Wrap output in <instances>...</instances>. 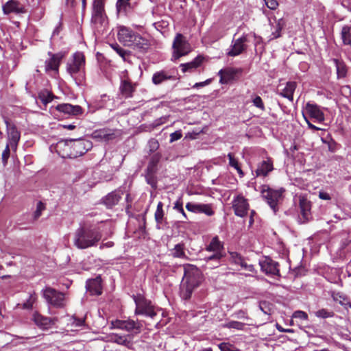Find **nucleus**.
<instances>
[{"label":"nucleus","instance_id":"obj_55","mask_svg":"<svg viewBox=\"0 0 351 351\" xmlns=\"http://www.w3.org/2000/svg\"><path fill=\"white\" fill-rule=\"evenodd\" d=\"M240 266L243 269H244L250 272L254 273L256 271L254 265L252 264H248L247 263L245 262V260H243V263L240 265Z\"/></svg>","mask_w":351,"mask_h":351},{"label":"nucleus","instance_id":"obj_46","mask_svg":"<svg viewBox=\"0 0 351 351\" xmlns=\"http://www.w3.org/2000/svg\"><path fill=\"white\" fill-rule=\"evenodd\" d=\"M10 145L6 144L5 148L2 153V162L3 165H6L10 154Z\"/></svg>","mask_w":351,"mask_h":351},{"label":"nucleus","instance_id":"obj_6","mask_svg":"<svg viewBox=\"0 0 351 351\" xmlns=\"http://www.w3.org/2000/svg\"><path fill=\"white\" fill-rule=\"evenodd\" d=\"M205 250L212 253V254L204 258L207 263L213 262L210 268L219 267L220 265L221 259L224 257L226 254L223 242L219 239L217 236H215L210 240Z\"/></svg>","mask_w":351,"mask_h":351},{"label":"nucleus","instance_id":"obj_15","mask_svg":"<svg viewBox=\"0 0 351 351\" xmlns=\"http://www.w3.org/2000/svg\"><path fill=\"white\" fill-rule=\"evenodd\" d=\"M111 328L121 329L127 332L136 330V333L140 332L141 325L132 319L119 320L116 319L111 322Z\"/></svg>","mask_w":351,"mask_h":351},{"label":"nucleus","instance_id":"obj_19","mask_svg":"<svg viewBox=\"0 0 351 351\" xmlns=\"http://www.w3.org/2000/svg\"><path fill=\"white\" fill-rule=\"evenodd\" d=\"M7 133V145H10L11 149L15 152L21 138V133L14 125L8 127Z\"/></svg>","mask_w":351,"mask_h":351},{"label":"nucleus","instance_id":"obj_49","mask_svg":"<svg viewBox=\"0 0 351 351\" xmlns=\"http://www.w3.org/2000/svg\"><path fill=\"white\" fill-rule=\"evenodd\" d=\"M45 209V204L41 202H38L36 205V210L34 212V219H37L38 217H40L43 210H44Z\"/></svg>","mask_w":351,"mask_h":351},{"label":"nucleus","instance_id":"obj_10","mask_svg":"<svg viewBox=\"0 0 351 351\" xmlns=\"http://www.w3.org/2000/svg\"><path fill=\"white\" fill-rule=\"evenodd\" d=\"M43 298L47 302L54 307L62 308L64 306V295L51 287H46L43 291Z\"/></svg>","mask_w":351,"mask_h":351},{"label":"nucleus","instance_id":"obj_50","mask_svg":"<svg viewBox=\"0 0 351 351\" xmlns=\"http://www.w3.org/2000/svg\"><path fill=\"white\" fill-rule=\"evenodd\" d=\"M292 317L295 318V319H302V320H307L308 315L304 311H296L293 313Z\"/></svg>","mask_w":351,"mask_h":351},{"label":"nucleus","instance_id":"obj_44","mask_svg":"<svg viewBox=\"0 0 351 351\" xmlns=\"http://www.w3.org/2000/svg\"><path fill=\"white\" fill-rule=\"evenodd\" d=\"M85 320L84 318H77L76 317L73 316L71 319V324L73 327L75 328H79L82 327L84 325Z\"/></svg>","mask_w":351,"mask_h":351},{"label":"nucleus","instance_id":"obj_32","mask_svg":"<svg viewBox=\"0 0 351 351\" xmlns=\"http://www.w3.org/2000/svg\"><path fill=\"white\" fill-rule=\"evenodd\" d=\"M119 89L122 95L125 98L131 97L134 90L132 83L126 80L121 81Z\"/></svg>","mask_w":351,"mask_h":351},{"label":"nucleus","instance_id":"obj_64","mask_svg":"<svg viewBox=\"0 0 351 351\" xmlns=\"http://www.w3.org/2000/svg\"><path fill=\"white\" fill-rule=\"evenodd\" d=\"M182 202L180 200H178L175 202L173 206V209L176 210L178 212L182 211Z\"/></svg>","mask_w":351,"mask_h":351},{"label":"nucleus","instance_id":"obj_13","mask_svg":"<svg viewBox=\"0 0 351 351\" xmlns=\"http://www.w3.org/2000/svg\"><path fill=\"white\" fill-rule=\"evenodd\" d=\"M232 204L234 214L237 216L243 217L247 214L250 205L247 199L243 195L239 194L234 197Z\"/></svg>","mask_w":351,"mask_h":351},{"label":"nucleus","instance_id":"obj_20","mask_svg":"<svg viewBox=\"0 0 351 351\" xmlns=\"http://www.w3.org/2000/svg\"><path fill=\"white\" fill-rule=\"evenodd\" d=\"M241 73V69L228 68L221 69L218 73V75L220 76V83L226 84L233 80L235 75Z\"/></svg>","mask_w":351,"mask_h":351},{"label":"nucleus","instance_id":"obj_11","mask_svg":"<svg viewBox=\"0 0 351 351\" xmlns=\"http://www.w3.org/2000/svg\"><path fill=\"white\" fill-rule=\"evenodd\" d=\"M247 34H243L238 38H233L231 45L227 50L226 54L230 57H235L243 53L247 48Z\"/></svg>","mask_w":351,"mask_h":351},{"label":"nucleus","instance_id":"obj_56","mask_svg":"<svg viewBox=\"0 0 351 351\" xmlns=\"http://www.w3.org/2000/svg\"><path fill=\"white\" fill-rule=\"evenodd\" d=\"M282 25L280 23V21L278 22L276 26V29L274 32H272V38H279L280 36V32L282 30Z\"/></svg>","mask_w":351,"mask_h":351},{"label":"nucleus","instance_id":"obj_5","mask_svg":"<svg viewBox=\"0 0 351 351\" xmlns=\"http://www.w3.org/2000/svg\"><path fill=\"white\" fill-rule=\"evenodd\" d=\"M85 58L82 52H75L66 64V71L73 78L77 86L85 80Z\"/></svg>","mask_w":351,"mask_h":351},{"label":"nucleus","instance_id":"obj_58","mask_svg":"<svg viewBox=\"0 0 351 351\" xmlns=\"http://www.w3.org/2000/svg\"><path fill=\"white\" fill-rule=\"evenodd\" d=\"M331 296L335 301L339 302L340 304H342L341 299L345 300V297L340 293L332 292Z\"/></svg>","mask_w":351,"mask_h":351},{"label":"nucleus","instance_id":"obj_35","mask_svg":"<svg viewBox=\"0 0 351 351\" xmlns=\"http://www.w3.org/2000/svg\"><path fill=\"white\" fill-rule=\"evenodd\" d=\"M171 254L175 258H186L184 245L183 243L176 244L174 247L171 250Z\"/></svg>","mask_w":351,"mask_h":351},{"label":"nucleus","instance_id":"obj_17","mask_svg":"<svg viewBox=\"0 0 351 351\" xmlns=\"http://www.w3.org/2000/svg\"><path fill=\"white\" fill-rule=\"evenodd\" d=\"M259 265L262 271L265 272L267 275H280L278 263L272 259L269 258H265V259L260 261Z\"/></svg>","mask_w":351,"mask_h":351},{"label":"nucleus","instance_id":"obj_27","mask_svg":"<svg viewBox=\"0 0 351 351\" xmlns=\"http://www.w3.org/2000/svg\"><path fill=\"white\" fill-rule=\"evenodd\" d=\"M273 162L271 160H263L258 164L256 170V176L265 177L273 170Z\"/></svg>","mask_w":351,"mask_h":351},{"label":"nucleus","instance_id":"obj_41","mask_svg":"<svg viewBox=\"0 0 351 351\" xmlns=\"http://www.w3.org/2000/svg\"><path fill=\"white\" fill-rule=\"evenodd\" d=\"M164 212L162 210V203L158 202L155 212V219L157 223H161L163 219Z\"/></svg>","mask_w":351,"mask_h":351},{"label":"nucleus","instance_id":"obj_24","mask_svg":"<svg viewBox=\"0 0 351 351\" xmlns=\"http://www.w3.org/2000/svg\"><path fill=\"white\" fill-rule=\"evenodd\" d=\"M56 109L61 112L69 115H78L82 113V109L80 106L70 104H62L58 105Z\"/></svg>","mask_w":351,"mask_h":351},{"label":"nucleus","instance_id":"obj_62","mask_svg":"<svg viewBox=\"0 0 351 351\" xmlns=\"http://www.w3.org/2000/svg\"><path fill=\"white\" fill-rule=\"evenodd\" d=\"M276 328L279 332H287V333H293V330L291 328H284L280 324H276Z\"/></svg>","mask_w":351,"mask_h":351},{"label":"nucleus","instance_id":"obj_28","mask_svg":"<svg viewBox=\"0 0 351 351\" xmlns=\"http://www.w3.org/2000/svg\"><path fill=\"white\" fill-rule=\"evenodd\" d=\"M174 79L175 77L173 75H171L168 71L161 70L153 74L152 80L155 85H159L165 81Z\"/></svg>","mask_w":351,"mask_h":351},{"label":"nucleus","instance_id":"obj_38","mask_svg":"<svg viewBox=\"0 0 351 351\" xmlns=\"http://www.w3.org/2000/svg\"><path fill=\"white\" fill-rule=\"evenodd\" d=\"M316 317L319 318H328L332 317L334 316V313L332 311H328L326 308H322L318 310L315 313Z\"/></svg>","mask_w":351,"mask_h":351},{"label":"nucleus","instance_id":"obj_3","mask_svg":"<svg viewBox=\"0 0 351 351\" xmlns=\"http://www.w3.org/2000/svg\"><path fill=\"white\" fill-rule=\"evenodd\" d=\"M202 280L200 271L194 265L184 266V274L180 287V295L184 300L191 298L193 290L197 288Z\"/></svg>","mask_w":351,"mask_h":351},{"label":"nucleus","instance_id":"obj_16","mask_svg":"<svg viewBox=\"0 0 351 351\" xmlns=\"http://www.w3.org/2000/svg\"><path fill=\"white\" fill-rule=\"evenodd\" d=\"M133 336L132 335H121L119 333H110L108 336V341L109 342L114 343L118 345L123 346L128 348H131L133 342Z\"/></svg>","mask_w":351,"mask_h":351},{"label":"nucleus","instance_id":"obj_1","mask_svg":"<svg viewBox=\"0 0 351 351\" xmlns=\"http://www.w3.org/2000/svg\"><path fill=\"white\" fill-rule=\"evenodd\" d=\"M92 147V143L88 140L69 138L60 140L54 149L63 158H75L84 154Z\"/></svg>","mask_w":351,"mask_h":351},{"label":"nucleus","instance_id":"obj_42","mask_svg":"<svg viewBox=\"0 0 351 351\" xmlns=\"http://www.w3.org/2000/svg\"><path fill=\"white\" fill-rule=\"evenodd\" d=\"M112 49L125 60L126 58L128 56L129 53L121 48L119 45H112Z\"/></svg>","mask_w":351,"mask_h":351},{"label":"nucleus","instance_id":"obj_12","mask_svg":"<svg viewBox=\"0 0 351 351\" xmlns=\"http://www.w3.org/2000/svg\"><path fill=\"white\" fill-rule=\"evenodd\" d=\"M134 302L136 306L135 310L136 315H144L152 318L156 315V312L150 301L143 297H138L134 298Z\"/></svg>","mask_w":351,"mask_h":351},{"label":"nucleus","instance_id":"obj_22","mask_svg":"<svg viewBox=\"0 0 351 351\" xmlns=\"http://www.w3.org/2000/svg\"><path fill=\"white\" fill-rule=\"evenodd\" d=\"M32 320L38 327L43 330L48 329L53 324V322L51 318L44 317L36 312L33 314Z\"/></svg>","mask_w":351,"mask_h":351},{"label":"nucleus","instance_id":"obj_53","mask_svg":"<svg viewBox=\"0 0 351 351\" xmlns=\"http://www.w3.org/2000/svg\"><path fill=\"white\" fill-rule=\"evenodd\" d=\"M36 298L34 295H30L29 299L24 303L23 306L25 308H32L33 304L36 301Z\"/></svg>","mask_w":351,"mask_h":351},{"label":"nucleus","instance_id":"obj_61","mask_svg":"<svg viewBox=\"0 0 351 351\" xmlns=\"http://www.w3.org/2000/svg\"><path fill=\"white\" fill-rule=\"evenodd\" d=\"M303 117H304V119H305V121H306V123L308 125V128H310V129H311L313 130H316V131L321 130V128H319L314 125L313 124H312L310 122V121L308 119V118L306 117L304 113H303Z\"/></svg>","mask_w":351,"mask_h":351},{"label":"nucleus","instance_id":"obj_36","mask_svg":"<svg viewBox=\"0 0 351 351\" xmlns=\"http://www.w3.org/2000/svg\"><path fill=\"white\" fill-rule=\"evenodd\" d=\"M246 325L247 324L245 323L232 320L223 324V327L229 329L233 328L237 330H243Z\"/></svg>","mask_w":351,"mask_h":351},{"label":"nucleus","instance_id":"obj_7","mask_svg":"<svg viewBox=\"0 0 351 351\" xmlns=\"http://www.w3.org/2000/svg\"><path fill=\"white\" fill-rule=\"evenodd\" d=\"M284 191L285 190L282 189L274 190L266 185L262 186L261 190L263 198L275 213L278 210V204L281 199Z\"/></svg>","mask_w":351,"mask_h":351},{"label":"nucleus","instance_id":"obj_59","mask_svg":"<svg viewBox=\"0 0 351 351\" xmlns=\"http://www.w3.org/2000/svg\"><path fill=\"white\" fill-rule=\"evenodd\" d=\"M210 82H211V79H208L204 82L195 83L193 87L194 88H202L206 85H208Z\"/></svg>","mask_w":351,"mask_h":351},{"label":"nucleus","instance_id":"obj_26","mask_svg":"<svg viewBox=\"0 0 351 351\" xmlns=\"http://www.w3.org/2000/svg\"><path fill=\"white\" fill-rule=\"evenodd\" d=\"M203 61H204V57L202 56H197L192 61L187 62V63L181 64L180 65V67H181L183 73L193 72L197 68L200 66V65L202 64Z\"/></svg>","mask_w":351,"mask_h":351},{"label":"nucleus","instance_id":"obj_47","mask_svg":"<svg viewBox=\"0 0 351 351\" xmlns=\"http://www.w3.org/2000/svg\"><path fill=\"white\" fill-rule=\"evenodd\" d=\"M39 98L44 104H47L52 101V96L48 92H41L39 94Z\"/></svg>","mask_w":351,"mask_h":351},{"label":"nucleus","instance_id":"obj_23","mask_svg":"<svg viewBox=\"0 0 351 351\" xmlns=\"http://www.w3.org/2000/svg\"><path fill=\"white\" fill-rule=\"evenodd\" d=\"M122 194L120 191H112L103 197L102 202L107 208H112L118 204Z\"/></svg>","mask_w":351,"mask_h":351},{"label":"nucleus","instance_id":"obj_30","mask_svg":"<svg viewBox=\"0 0 351 351\" xmlns=\"http://www.w3.org/2000/svg\"><path fill=\"white\" fill-rule=\"evenodd\" d=\"M86 289L93 295L101 294V278L97 277L95 279L88 280L86 282Z\"/></svg>","mask_w":351,"mask_h":351},{"label":"nucleus","instance_id":"obj_18","mask_svg":"<svg viewBox=\"0 0 351 351\" xmlns=\"http://www.w3.org/2000/svg\"><path fill=\"white\" fill-rule=\"evenodd\" d=\"M49 56L50 58L47 60L45 63V71L48 73L51 71L57 73L58 71L60 62L64 55L62 53H58L56 54L49 53Z\"/></svg>","mask_w":351,"mask_h":351},{"label":"nucleus","instance_id":"obj_52","mask_svg":"<svg viewBox=\"0 0 351 351\" xmlns=\"http://www.w3.org/2000/svg\"><path fill=\"white\" fill-rule=\"evenodd\" d=\"M186 208L192 213H198V204L188 202L186 205Z\"/></svg>","mask_w":351,"mask_h":351},{"label":"nucleus","instance_id":"obj_37","mask_svg":"<svg viewBox=\"0 0 351 351\" xmlns=\"http://www.w3.org/2000/svg\"><path fill=\"white\" fill-rule=\"evenodd\" d=\"M198 213H204L208 216H212L214 211L210 204H198Z\"/></svg>","mask_w":351,"mask_h":351},{"label":"nucleus","instance_id":"obj_48","mask_svg":"<svg viewBox=\"0 0 351 351\" xmlns=\"http://www.w3.org/2000/svg\"><path fill=\"white\" fill-rule=\"evenodd\" d=\"M227 157L229 159V165L235 169L239 167V161L237 158H234V155L232 153H229L227 155Z\"/></svg>","mask_w":351,"mask_h":351},{"label":"nucleus","instance_id":"obj_4","mask_svg":"<svg viewBox=\"0 0 351 351\" xmlns=\"http://www.w3.org/2000/svg\"><path fill=\"white\" fill-rule=\"evenodd\" d=\"M101 238L99 228H79L75 232L73 244L77 248L84 250L96 246Z\"/></svg>","mask_w":351,"mask_h":351},{"label":"nucleus","instance_id":"obj_2","mask_svg":"<svg viewBox=\"0 0 351 351\" xmlns=\"http://www.w3.org/2000/svg\"><path fill=\"white\" fill-rule=\"evenodd\" d=\"M118 40L125 46L145 52L150 47L149 41L125 26L118 27Z\"/></svg>","mask_w":351,"mask_h":351},{"label":"nucleus","instance_id":"obj_25","mask_svg":"<svg viewBox=\"0 0 351 351\" xmlns=\"http://www.w3.org/2000/svg\"><path fill=\"white\" fill-rule=\"evenodd\" d=\"M92 136L96 140L107 142L114 138L115 134L112 130L104 128L95 130Z\"/></svg>","mask_w":351,"mask_h":351},{"label":"nucleus","instance_id":"obj_51","mask_svg":"<svg viewBox=\"0 0 351 351\" xmlns=\"http://www.w3.org/2000/svg\"><path fill=\"white\" fill-rule=\"evenodd\" d=\"M234 316L240 319L249 320L250 318L248 317L247 313L243 310H239L234 313Z\"/></svg>","mask_w":351,"mask_h":351},{"label":"nucleus","instance_id":"obj_9","mask_svg":"<svg viewBox=\"0 0 351 351\" xmlns=\"http://www.w3.org/2000/svg\"><path fill=\"white\" fill-rule=\"evenodd\" d=\"M91 23L95 28L103 26L106 23L104 0H94L92 8Z\"/></svg>","mask_w":351,"mask_h":351},{"label":"nucleus","instance_id":"obj_14","mask_svg":"<svg viewBox=\"0 0 351 351\" xmlns=\"http://www.w3.org/2000/svg\"><path fill=\"white\" fill-rule=\"evenodd\" d=\"M304 113L318 123H323L325 120L324 113L321 107L315 104L308 102L305 106Z\"/></svg>","mask_w":351,"mask_h":351},{"label":"nucleus","instance_id":"obj_54","mask_svg":"<svg viewBox=\"0 0 351 351\" xmlns=\"http://www.w3.org/2000/svg\"><path fill=\"white\" fill-rule=\"evenodd\" d=\"M182 136V132L180 130H177L170 134V142H174L180 139Z\"/></svg>","mask_w":351,"mask_h":351},{"label":"nucleus","instance_id":"obj_39","mask_svg":"<svg viewBox=\"0 0 351 351\" xmlns=\"http://www.w3.org/2000/svg\"><path fill=\"white\" fill-rule=\"evenodd\" d=\"M221 351H239L233 344L229 342H222L218 345Z\"/></svg>","mask_w":351,"mask_h":351},{"label":"nucleus","instance_id":"obj_34","mask_svg":"<svg viewBox=\"0 0 351 351\" xmlns=\"http://www.w3.org/2000/svg\"><path fill=\"white\" fill-rule=\"evenodd\" d=\"M351 27L345 25L341 29V37L343 41V43L346 45L351 46Z\"/></svg>","mask_w":351,"mask_h":351},{"label":"nucleus","instance_id":"obj_63","mask_svg":"<svg viewBox=\"0 0 351 351\" xmlns=\"http://www.w3.org/2000/svg\"><path fill=\"white\" fill-rule=\"evenodd\" d=\"M149 145L152 151L157 149L159 146L158 141L154 139H152L149 141Z\"/></svg>","mask_w":351,"mask_h":351},{"label":"nucleus","instance_id":"obj_45","mask_svg":"<svg viewBox=\"0 0 351 351\" xmlns=\"http://www.w3.org/2000/svg\"><path fill=\"white\" fill-rule=\"evenodd\" d=\"M252 103L254 106H256V108H258L261 110H265L264 104H263V100L260 96L255 95L252 99Z\"/></svg>","mask_w":351,"mask_h":351},{"label":"nucleus","instance_id":"obj_40","mask_svg":"<svg viewBox=\"0 0 351 351\" xmlns=\"http://www.w3.org/2000/svg\"><path fill=\"white\" fill-rule=\"evenodd\" d=\"M130 0H117V10L118 12H125L128 7L130 6Z\"/></svg>","mask_w":351,"mask_h":351},{"label":"nucleus","instance_id":"obj_60","mask_svg":"<svg viewBox=\"0 0 351 351\" xmlns=\"http://www.w3.org/2000/svg\"><path fill=\"white\" fill-rule=\"evenodd\" d=\"M156 164L157 161H154V160L150 161L147 167V171L150 173H154L155 171Z\"/></svg>","mask_w":351,"mask_h":351},{"label":"nucleus","instance_id":"obj_21","mask_svg":"<svg viewBox=\"0 0 351 351\" xmlns=\"http://www.w3.org/2000/svg\"><path fill=\"white\" fill-rule=\"evenodd\" d=\"M299 204L300 213L304 219V221H308L311 217V202L304 195H300Z\"/></svg>","mask_w":351,"mask_h":351},{"label":"nucleus","instance_id":"obj_57","mask_svg":"<svg viewBox=\"0 0 351 351\" xmlns=\"http://www.w3.org/2000/svg\"><path fill=\"white\" fill-rule=\"evenodd\" d=\"M264 1L267 8L271 10H275L278 5L276 0H264Z\"/></svg>","mask_w":351,"mask_h":351},{"label":"nucleus","instance_id":"obj_33","mask_svg":"<svg viewBox=\"0 0 351 351\" xmlns=\"http://www.w3.org/2000/svg\"><path fill=\"white\" fill-rule=\"evenodd\" d=\"M332 61L336 66L337 77L339 78L346 77L347 73V67L345 63L342 60L338 59H333Z\"/></svg>","mask_w":351,"mask_h":351},{"label":"nucleus","instance_id":"obj_31","mask_svg":"<svg viewBox=\"0 0 351 351\" xmlns=\"http://www.w3.org/2000/svg\"><path fill=\"white\" fill-rule=\"evenodd\" d=\"M296 83L295 82H288L285 87L280 92V95L287 98L289 101L293 100V93L296 88Z\"/></svg>","mask_w":351,"mask_h":351},{"label":"nucleus","instance_id":"obj_43","mask_svg":"<svg viewBox=\"0 0 351 351\" xmlns=\"http://www.w3.org/2000/svg\"><path fill=\"white\" fill-rule=\"evenodd\" d=\"M230 255L231 261L237 265H240L244 260L243 258L237 252H230Z\"/></svg>","mask_w":351,"mask_h":351},{"label":"nucleus","instance_id":"obj_29","mask_svg":"<svg viewBox=\"0 0 351 351\" xmlns=\"http://www.w3.org/2000/svg\"><path fill=\"white\" fill-rule=\"evenodd\" d=\"M3 12L5 14L21 13L23 12V8L17 1L10 0L3 5Z\"/></svg>","mask_w":351,"mask_h":351},{"label":"nucleus","instance_id":"obj_8","mask_svg":"<svg viewBox=\"0 0 351 351\" xmlns=\"http://www.w3.org/2000/svg\"><path fill=\"white\" fill-rule=\"evenodd\" d=\"M172 47L173 49L172 59L174 60L187 55L191 50L190 44L181 34H176Z\"/></svg>","mask_w":351,"mask_h":351}]
</instances>
